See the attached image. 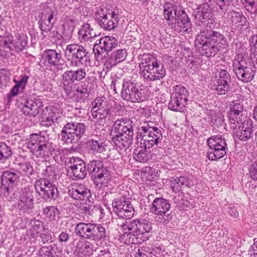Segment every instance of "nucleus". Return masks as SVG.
Here are the masks:
<instances>
[{"label":"nucleus","mask_w":257,"mask_h":257,"mask_svg":"<svg viewBox=\"0 0 257 257\" xmlns=\"http://www.w3.org/2000/svg\"><path fill=\"white\" fill-rule=\"evenodd\" d=\"M57 12L52 9L48 6L46 5L43 6L41 12L39 14V19L47 20V21L54 22L56 23L57 19Z\"/></svg>","instance_id":"obj_40"},{"label":"nucleus","mask_w":257,"mask_h":257,"mask_svg":"<svg viewBox=\"0 0 257 257\" xmlns=\"http://www.w3.org/2000/svg\"><path fill=\"white\" fill-rule=\"evenodd\" d=\"M230 83L216 81L215 90L218 95H224L228 93L230 88Z\"/></svg>","instance_id":"obj_50"},{"label":"nucleus","mask_w":257,"mask_h":257,"mask_svg":"<svg viewBox=\"0 0 257 257\" xmlns=\"http://www.w3.org/2000/svg\"><path fill=\"white\" fill-rule=\"evenodd\" d=\"M174 14L175 22L171 24V28L177 32L189 33L191 30V23L185 11H179L178 13L175 12Z\"/></svg>","instance_id":"obj_26"},{"label":"nucleus","mask_w":257,"mask_h":257,"mask_svg":"<svg viewBox=\"0 0 257 257\" xmlns=\"http://www.w3.org/2000/svg\"><path fill=\"white\" fill-rule=\"evenodd\" d=\"M95 85L94 78L87 77L79 86L90 93L91 91L94 89Z\"/></svg>","instance_id":"obj_51"},{"label":"nucleus","mask_w":257,"mask_h":257,"mask_svg":"<svg viewBox=\"0 0 257 257\" xmlns=\"http://www.w3.org/2000/svg\"><path fill=\"white\" fill-rule=\"evenodd\" d=\"M229 108L228 117L230 127L235 128L238 124H241L243 110L242 102L239 99L232 101L230 103Z\"/></svg>","instance_id":"obj_25"},{"label":"nucleus","mask_w":257,"mask_h":257,"mask_svg":"<svg viewBox=\"0 0 257 257\" xmlns=\"http://www.w3.org/2000/svg\"><path fill=\"white\" fill-rule=\"evenodd\" d=\"M216 81L231 83V80L229 73L225 70H221L218 72V76H216Z\"/></svg>","instance_id":"obj_54"},{"label":"nucleus","mask_w":257,"mask_h":257,"mask_svg":"<svg viewBox=\"0 0 257 257\" xmlns=\"http://www.w3.org/2000/svg\"><path fill=\"white\" fill-rule=\"evenodd\" d=\"M91 234L90 235V240H93L96 243L101 244L106 240L108 236V232L105 228L100 224L93 223Z\"/></svg>","instance_id":"obj_33"},{"label":"nucleus","mask_w":257,"mask_h":257,"mask_svg":"<svg viewBox=\"0 0 257 257\" xmlns=\"http://www.w3.org/2000/svg\"><path fill=\"white\" fill-rule=\"evenodd\" d=\"M62 252V248L57 243L44 246L39 250L40 257H58Z\"/></svg>","instance_id":"obj_36"},{"label":"nucleus","mask_w":257,"mask_h":257,"mask_svg":"<svg viewBox=\"0 0 257 257\" xmlns=\"http://www.w3.org/2000/svg\"><path fill=\"white\" fill-rule=\"evenodd\" d=\"M192 15L199 26L206 25L207 22L209 21L212 23L215 19L213 9L207 3L198 6L193 11Z\"/></svg>","instance_id":"obj_23"},{"label":"nucleus","mask_w":257,"mask_h":257,"mask_svg":"<svg viewBox=\"0 0 257 257\" xmlns=\"http://www.w3.org/2000/svg\"><path fill=\"white\" fill-rule=\"evenodd\" d=\"M164 16L165 19L167 21H171L176 19L175 12L178 13L176 10V6H174L170 3H166L163 5Z\"/></svg>","instance_id":"obj_42"},{"label":"nucleus","mask_w":257,"mask_h":257,"mask_svg":"<svg viewBox=\"0 0 257 257\" xmlns=\"http://www.w3.org/2000/svg\"><path fill=\"white\" fill-rule=\"evenodd\" d=\"M18 165L24 175L30 177L34 174L33 167L29 162L20 163Z\"/></svg>","instance_id":"obj_48"},{"label":"nucleus","mask_w":257,"mask_h":257,"mask_svg":"<svg viewBox=\"0 0 257 257\" xmlns=\"http://www.w3.org/2000/svg\"><path fill=\"white\" fill-rule=\"evenodd\" d=\"M234 0H216V5L218 6L216 8L218 12L224 16L227 14L229 8L233 5Z\"/></svg>","instance_id":"obj_43"},{"label":"nucleus","mask_w":257,"mask_h":257,"mask_svg":"<svg viewBox=\"0 0 257 257\" xmlns=\"http://www.w3.org/2000/svg\"><path fill=\"white\" fill-rule=\"evenodd\" d=\"M233 71L237 78L244 82L250 81L254 76V72L250 67L246 66V63L242 55H238L233 63Z\"/></svg>","instance_id":"obj_20"},{"label":"nucleus","mask_w":257,"mask_h":257,"mask_svg":"<svg viewBox=\"0 0 257 257\" xmlns=\"http://www.w3.org/2000/svg\"><path fill=\"white\" fill-rule=\"evenodd\" d=\"M98 35L88 23H84L78 32V39L81 42L88 41L90 39Z\"/></svg>","instance_id":"obj_37"},{"label":"nucleus","mask_w":257,"mask_h":257,"mask_svg":"<svg viewBox=\"0 0 257 257\" xmlns=\"http://www.w3.org/2000/svg\"><path fill=\"white\" fill-rule=\"evenodd\" d=\"M253 244L250 246L248 250L250 257H257V239H253Z\"/></svg>","instance_id":"obj_64"},{"label":"nucleus","mask_w":257,"mask_h":257,"mask_svg":"<svg viewBox=\"0 0 257 257\" xmlns=\"http://www.w3.org/2000/svg\"><path fill=\"white\" fill-rule=\"evenodd\" d=\"M42 174L46 178L52 179L56 176L55 167L54 165L46 166V169L43 171Z\"/></svg>","instance_id":"obj_58"},{"label":"nucleus","mask_w":257,"mask_h":257,"mask_svg":"<svg viewBox=\"0 0 257 257\" xmlns=\"http://www.w3.org/2000/svg\"><path fill=\"white\" fill-rule=\"evenodd\" d=\"M86 126L84 123L71 121L66 123L61 131V140L66 144H77L84 135Z\"/></svg>","instance_id":"obj_8"},{"label":"nucleus","mask_w":257,"mask_h":257,"mask_svg":"<svg viewBox=\"0 0 257 257\" xmlns=\"http://www.w3.org/2000/svg\"><path fill=\"white\" fill-rule=\"evenodd\" d=\"M62 59V55L54 49H46L42 54L40 60V65L48 70H52L53 68L58 70H63L65 69Z\"/></svg>","instance_id":"obj_15"},{"label":"nucleus","mask_w":257,"mask_h":257,"mask_svg":"<svg viewBox=\"0 0 257 257\" xmlns=\"http://www.w3.org/2000/svg\"><path fill=\"white\" fill-rule=\"evenodd\" d=\"M233 130L234 136L240 141H247L253 137L252 125L251 123H246L241 120V124H238L235 128L231 127Z\"/></svg>","instance_id":"obj_30"},{"label":"nucleus","mask_w":257,"mask_h":257,"mask_svg":"<svg viewBox=\"0 0 257 257\" xmlns=\"http://www.w3.org/2000/svg\"><path fill=\"white\" fill-rule=\"evenodd\" d=\"M250 47L251 53H257V35H255L250 38Z\"/></svg>","instance_id":"obj_63"},{"label":"nucleus","mask_w":257,"mask_h":257,"mask_svg":"<svg viewBox=\"0 0 257 257\" xmlns=\"http://www.w3.org/2000/svg\"><path fill=\"white\" fill-rule=\"evenodd\" d=\"M67 165L68 167V173L72 180H82L86 176L87 165L81 158L77 157H71Z\"/></svg>","instance_id":"obj_19"},{"label":"nucleus","mask_w":257,"mask_h":257,"mask_svg":"<svg viewBox=\"0 0 257 257\" xmlns=\"http://www.w3.org/2000/svg\"><path fill=\"white\" fill-rule=\"evenodd\" d=\"M86 75L84 68H80L76 70H68L62 76L63 87L68 94L71 92L73 83L75 81H80L84 79Z\"/></svg>","instance_id":"obj_24"},{"label":"nucleus","mask_w":257,"mask_h":257,"mask_svg":"<svg viewBox=\"0 0 257 257\" xmlns=\"http://www.w3.org/2000/svg\"><path fill=\"white\" fill-rule=\"evenodd\" d=\"M55 23V22L52 21L39 19L38 22L39 28L41 31V34L44 38H45L47 34L51 31Z\"/></svg>","instance_id":"obj_44"},{"label":"nucleus","mask_w":257,"mask_h":257,"mask_svg":"<svg viewBox=\"0 0 257 257\" xmlns=\"http://www.w3.org/2000/svg\"><path fill=\"white\" fill-rule=\"evenodd\" d=\"M43 227V223L39 220H34L31 222V226L27 231L31 235H35L36 233L38 234Z\"/></svg>","instance_id":"obj_47"},{"label":"nucleus","mask_w":257,"mask_h":257,"mask_svg":"<svg viewBox=\"0 0 257 257\" xmlns=\"http://www.w3.org/2000/svg\"><path fill=\"white\" fill-rule=\"evenodd\" d=\"M34 187L36 192L46 202L55 201L59 197L57 187L47 178H40L36 180Z\"/></svg>","instance_id":"obj_12"},{"label":"nucleus","mask_w":257,"mask_h":257,"mask_svg":"<svg viewBox=\"0 0 257 257\" xmlns=\"http://www.w3.org/2000/svg\"><path fill=\"white\" fill-rule=\"evenodd\" d=\"M119 195L112 201L113 211L119 218L129 219L133 217L135 211L131 202V195L126 190H122Z\"/></svg>","instance_id":"obj_5"},{"label":"nucleus","mask_w":257,"mask_h":257,"mask_svg":"<svg viewBox=\"0 0 257 257\" xmlns=\"http://www.w3.org/2000/svg\"><path fill=\"white\" fill-rule=\"evenodd\" d=\"M59 112L57 108L54 107H46L40 115V124L42 126L49 127L53 125L55 120L58 119Z\"/></svg>","instance_id":"obj_29"},{"label":"nucleus","mask_w":257,"mask_h":257,"mask_svg":"<svg viewBox=\"0 0 257 257\" xmlns=\"http://www.w3.org/2000/svg\"><path fill=\"white\" fill-rule=\"evenodd\" d=\"M87 172L91 175L95 185L99 188L107 186L110 180V172L103 163L99 160L89 161L87 164Z\"/></svg>","instance_id":"obj_7"},{"label":"nucleus","mask_w":257,"mask_h":257,"mask_svg":"<svg viewBox=\"0 0 257 257\" xmlns=\"http://www.w3.org/2000/svg\"><path fill=\"white\" fill-rule=\"evenodd\" d=\"M249 172L251 178L257 180V160L249 166Z\"/></svg>","instance_id":"obj_61"},{"label":"nucleus","mask_w":257,"mask_h":257,"mask_svg":"<svg viewBox=\"0 0 257 257\" xmlns=\"http://www.w3.org/2000/svg\"><path fill=\"white\" fill-rule=\"evenodd\" d=\"M196 41L200 45V53L207 58L214 57L228 47L227 37L211 27L201 28Z\"/></svg>","instance_id":"obj_1"},{"label":"nucleus","mask_w":257,"mask_h":257,"mask_svg":"<svg viewBox=\"0 0 257 257\" xmlns=\"http://www.w3.org/2000/svg\"><path fill=\"white\" fill-rule=\"evenodd\" d=\"M43 213L50 220H55L56 216L59 213V211L56 207L49 206L43 209Z\"/></svg>","instance_id":"obj_49"},{"label":"nucleus","mask_w":257,"mask_h":257,"mask_svg":"<svg viewBox=\"0 0 257 257\" xmlns=\"http://www.w3.org/2000/svg\"><path fill=\"white\" fill-rule=\"evenodd\" d=\"M93 223L79 222L75 227L76 234L81 238L90 239Z\"/></svg>","instance_id":"obj_38"},{"label":"nucleus","mask_w":257,"mask_h":257,"mask_svg":"<svg viewBox=\"0 0 257 257\" xmlns=\"http://www.w3.org/2000/svg\"><path fill=\"white\" fill-rule=\"evenodd\" d=\"M27 44L28 37L24 34L17 35L14 41L12 36H0V56L6 57L11 51L21 52L27 46Z\"/></svg>","instance_id":"obj_9"},{"label":"nucleus","mask_w":257,"mask_h":257,"mask_svg":"<svg viewBox=\"0 0 257 257\" xmlns=\"http://www.w3.org/2000/svg\"><path fill=\"white\" fill-rule=\"evenodd\" d=\"M11 74L9 70L0 69V84L6 86L10 82Z\"/></svg>","instance_id":"obj_55"},{"label":"nucleus","mask_w":257,"mask_h":257,"mask_svg":"<svg viewBox=\"0 0 257 257\" xmlns=\"http://www.w3.org/2000/svg\"><path fill=\"white\" fill-rule=\"evenodd\" d=\"M105 142L101 136L92 135L86 142V147L93 154H100L106 150Z\"/></svg>","instance_id":"obj_31"},{"label":"nucleus","mask_w":257,"mask_h":257,"mask_svg":"<svg viewBox=\"0 0 257 257\" xmlns=\"http://www.w3.org/2000/svg\"><path fill=\"white\" fill-rule=\"evenodd\" d=\"M145 64L143 66V70L140 73L141 76L143 77L147 82L159 80V76H157L156 74H155L153 65H152L151 61L149 64H147V62H146Z\"/></svg>","instance_id":"obj_39"},{"label":"nucleus","mask_w":257,"mask_h":257,"mask_svg":"<svg viewBox=\"0 0 257 257\" xmlns=\"http://www.w3.org/2000/svg\"><path fill=\"white\" fill-rule=\"evenodd\" d=\"M20 178V171L15 169L3 172L0 187V197L4 200L11 201L15 195L14 188Z\"/></svg>","instance_id":"obj_6"},{"label":"nucleus","mask_w":257,"mask_h":257,"mask_svg":"<svg viewBox=\"0 0 257 257\" xmlns=\"http://www.w3.org/2000/svg\"><path fill=\"white\" fill-rule=\"evenodd\" d=\"M152 65H153L154 73L157 76H159V80L165 77L166 70L163 64L156 60L151 61Z\"/></svg>","instance_id":"obj_46"},{"label":"nucleus","mask_w":257,"mask_h":257,"mask_svg":"<svg viewBox=\"0 0 257 257\" xmlns=\"http://www.w3.org/2000/svg\"><path fill=\"white\" fill-rule=\"evenodd\" d=\"M64 55L72 67H79L89 60L86 49L78 44L73 43L67 45Z\"/></svg>","instance_id":"obj_10"},{"label":"nucleus","mask_w":257,"mask_h":257,"mask_svg":"<svg viewBox=\"0 0 257 257\" xmlns=\"http://www.w3.org/2000/svg\"><path fill=\"white\" fill-rule=\"evenodd\" d=\"M123 230H128L130 232H125L122 235L123 239L125 238L127 244H136L145 241L151 236V223L144 219L125 220L120 224Z\"/></svg>","instance_id":"obj_3"},{"label":"nucleus","mask_w":257,"mask_h":257,"mask_svg":"<svg viewBox=\"0 0 257 257\" xmlns=\"http://www.w3.org/2000/svg\"><path fill=\"white\" fill-rule=\"evenodd\" d=\"M13 153L12 148L10 146L5 142H0V163L9 160Z\"/></svg>","instance_id":"obj_41"},{"label":"nucleus","mask_w":257,"mask_h":257,"mask_svg":"<svg viewBox=\"0 0 257 257\" xmlns=\"http://www.w3.org/2000/svg\"><path fill=\"white\" fill-rule=\"evenodd\" d=\"M70 235L67 231H62L59 234L58 239L61 243H66L70 240Z\"/></svg>","instance_id":"obj_62"},{"label":"nucleus","mask_w":257,"mask_h":257,"mask_svg":"<svg viewBox=\"0 0 257 257\" xmlns=\"http://www.w3.org/2000/svg\"><path fill=\"white\" fill-rule=\"evenodd\" d=\"M207 143L209 149L207 157L210 160H218L222 158L228 151L225 138L222 136H213L208 139Z\"/></svg>","instance_id":"obj_13"},{"label":"nucleus","mask_w":257,"mask_h":257,"mask_svg":"<svg viewBox=\"0 0 257 257\" xmlns=\"http://www.w3.org/2000/svg\"><path fill=\"white\" fill-rule=\"evenodd\" d=\"M211 123L216 126V128L221 130L224 129L225 123L224 118L222 115L219 114L217 116H213L211 119Z\"/></svg>","instance_id":"obj_53"},{"label":"nucleus","mask_w":257,"mask_h":257,"mask_svg":"<svg viewBox=\"0 0 257 257\" xmlns=\"http://www.w3.org/2000/svg\"><path fill=\"white\" fill-rule=\"evenodd\" d=\"M63 27V34L65 36H68L72 34L75 29L74 21L67 17L64 19Z\"/></svg>","instance_id":"obj_45"},{"label":"nucleus","mask_w":257,"mask_h":257,"mask_svg":"<svg viewBox=\"0 0 257 257\" xmlns=\"http://www.w3.org/2000/svg\"><path fill=\"white\" fill-rule=\"evenodd\" d=\"M153 122H151L150 124L149 122L145 123V124L139 128L141 131L140 132V136L142 139H145L146 137V140H148L149 138V140L156 141L158 140V143H161L163 139V135L161 128H159L156 126H153L151 124Z\"/></svg>","instance_id":"obj_27"},{"label":"nucleus","mask_w":257,"mask_h":257,"mask_svg":"<svg viewBox=\"0 0 257 257\" xmlns=\"http://www.w3.org/2000/svg\"><path fill=\"white\" fill-rule=\"evenodd\" d=\"M171 208L169 201L162 197L156 198L153 201L150 211L155 215H160L165 211H169Z\"/></svg>","instance_id":"obj_34"},{"label":"nucleus","mask_w":257,"mask_h":257,"mask_svg":"<svg viewBox=\"0 0 257 257\" xmlns=\"http://www.w3.org/2000/svg\"><path fill=\"white\" fill-rule=\"evenodd\" d=\"M42 99L39 97L28 99L22 108V111L26 115L36 116L43 107Z\"/></svg>","instance_id":"obj_28"},{"label":"nucleus","mask_w":257,"mask_h":257,"mask_svg":"<svg viewBox=\"0 0 257 257\" xmlns=\"http://www.w3.org/2000/svg\"><path fill=\"white\" fill-rule=\"evenodd\" d=\"M134 125L133 121L128 118H121L114 121L110 136L116 149L126 150L133 144Z\"/></svg>","instance_id":"obj_2"},{"label":"nucleus","mask_w":257,"mask_h":257,"mask_svg":"<svg viewBox=\"0 0 257 257\" xmlns=\"http://www.w3.org/2000/svg\"><path fill=\"white\" fill-rule=\"evenodd\" d=\"M122 98L132 103L141 102L147 99L144 89L139 88L137 83L132 80H123L121 90Z\"/></svg>","instance_id":"obj_11"},{"label":"nucleus","mask_w":257,"mask_h":257,"mask_svg":"<svg viewBox=\"0 0 257 257\" xmlns=\"http://www.w3.org/2000/svg\"><path fill=\"white\" fill-rule=\"evenodd\" d=\"M97 24L105 30L110 31L117 27L119 21L118 15L112 11L107 13L105 9L98 8L94 13Z\"/></svg>","instance_id":"obj_17"},{"label":"nucleus","mask_w":257,"mask_h":257,"mask_svg":"<svg viewBox=\"0 0 257 257\" xmlns=\"http://www.w3.org/2000/svg\"><path fill=\"white\" fill-rule=\"evenodd\" d=\"M27 147L36 157L45 159L49 158L55 150L52 143L49 142L48 138L41 133L31 135Z\"/></svg>","instance_id":"obj_4"},{"label":"nucleus","mask_w":257,"mask_h":257,"mask_svg":"<svg viewBox=\"0 0 257 257\" xmlns=\"http://www.w3.org/2000/svg\"><path fill=\"white\" fill-rule=\"evenodd\" d=\"M112 103L113 100H107L104 97H96L92 102L91 112L92 116L100 120L105 119L107 116L109 119L111 118L113 116L110 113Z\"/></svg>","instance_id":"obj_16"},{"label":"nucleus","mask_w":257,"mask_h":257,"mask_svg":"<svg viewBox=\"0 0 257 257\" xmlns=\"http://www.w3.org/2000/svg\"><path fill=\"white\" fill-rule=\"evenodd\" d=\"M142 139L139 146L137 147L134 151L135 159L140 163H145L151 159V153L152 152V147L155 146H158L159 144L158 140L151 141L149 138L147 139Z\"/></svg>","instance_id":"obj_18"},{"label":"nucleus","mask_w":257,"mask_h":257,"mask_svg":"<svg viewBox=\"0 0 257 257\" xmlns=\"http://www.w3.org/2000/svg\"><path fill=\"white\" fill-rule=\"evenodd\" d=\"M76 91V98L78 99V101L80 102H84L88 99L90 94L79 85L77 87Z\"/></svg>","instance_id":"obj_52"},{"label":"nucleus","mask_w":257,"mask_h":257,"mask_svg":"<svg viewBox=\"0 0 257 257\" xmlns=\"http://www.w3.org/2000/svg\"><path fill=\"white\" fill-rule=\"evenodd\" d=\"M34 192L29 187H25L20 194L16 208L21 213H29L34 207Z\"/></svg>","instance_id":"obj_22"},{"label":"nucleus","mask_w":257,"mask_h":257,"mask_svg":"<svg viewBox=\"0 0 257 257\" xmlns=\"http://www.w3.org/2000/svg\"><path fill=\"white\" fill-rule=\"evenodd\" d=\"M127 55V53L125 49L116 50L111 54L110 57L104 63V66L108 70H110L117 64L123 61L126 58Z\"/></svg>","instance_id":"obj_32"},{"label":"nucleus","mask_w":257,"mask_h":257,"mask_svg":"<svg viewBox=\"0 0 257 257\" xmlns=\"http://www.w3.org/2000/svg\"><path fill=\"white\" fill-rule=\"evenodd\" d=\"M94 245L88 241H85L82 248V252L85 255L90 256L93 251Z\"/></svg>","instance_id":"obj_59"},{"label":"nucleus","mask_w":257,"mask_h":257,"mask_svg":"<svg viewBox=\"0 0 257 257\" xmlns=\"http://www.w3.org/2000/svg\"><path fill=\"white\" fill-rule=\"evenodd\" d=\"M168 211H165L160 215H157L159 218V223L164 225H167L173 219V215L171 213H168Z\"/></svg>","instance_id":"obj_56"},{"label":"nucleus","mask_w":257,"mask_h":257,"mask_svg":"<svg viewBox=\"0 0 257 257\" xmlns=\"http://www.w3.org/2000/svg\"><path fill=\"white\" fill-rule=\"evenodd\" d=\"M117 40L112 36H104L97 40L94 45L93 50L97 59H101L105 53L111 51L117 45Z\"/></svg>","instance_id":"obj_21"},{"label":"nucleus","mask_w":257,"mask_h":257,"mask_svg":"<svg viewBox=\"0 0 257 257\" xmlns=\"http://www.w3.org/2000/svg\"><path fill=\"white\" fill-rule=\"evenodd\" d=\"M178 182L181 186L190 187L192 185L191 181L187 177L183 176L175 178V183H178Z\"/></svg>","instance_id":"obj_60"},{"label":"nucleus","mask_w":257,"mask_h":257,"mask_svg":"<svg viewBox=\"0 0 257 257\" xmlns=\"http://www.w3.org/2000/svg\"><path fill=\"white\" fill-rule=\"evenodd\" d=\"M79 200H84L88 198L91 195L90 191L84 186L77 187Z\"/></svg>","instance_id":"obj_57"},{"label":"nucleus","mask_w":257,"mask_h":257,"mask_svg":"<svg viewBox=\"0 0 257 257\" xmlns=\"http://www.w3.org/2000/svg\"><path fill=\"white\" fill-rule=\"evenodd\" d=\"M226 18L228 21L233 25L238 24V27L240 26L241 29L243 27L246 28L248 26L246 18L242 13L231 10L227 12Z\"/></svg>","instance_id":"obj_35"},{"label":"nucleus","mask_w":257,"mask_h":257,"mask_svg":"<svg viewBox=\"0 0 257 257\" xmlns=\"http://www.w3.org/2000/svg\"><path fill=\"white\" fill-rule=\"evenodd\" d=\"M189 93L181 85H176L171 94L168 108L174 111H183L188 101Z\"/></svg>","instance_id":"obj_14"}]
</instances>
